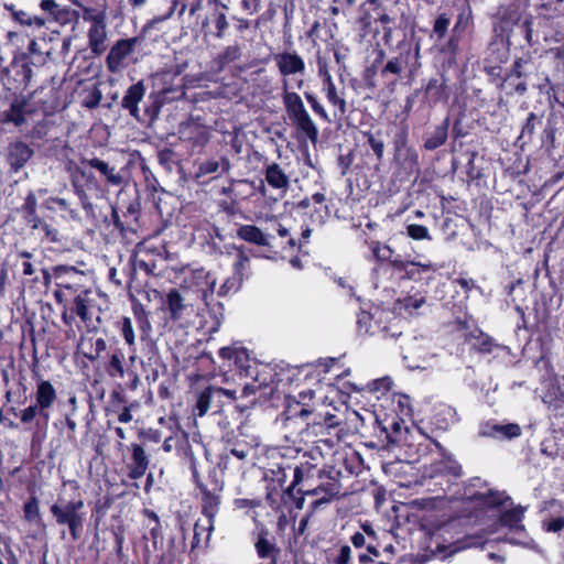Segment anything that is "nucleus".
Instances as JSON below:
<instances>
[{
  "mask_svg": "<svg viewBox=\"0 0 564 564\" xmlns=\"http://www.w3.org/2000/svg\"><path fill=\"white\" fill-rule=\"evenodd\" d=\"M273 59L284 79L292 75L305 73V62L296 52H281L273 55Z\"/></svg>",
  "mask_w": 564,
  "mask_h": 564,
  "instance_id": "14",
  "label": "nucleus"
},
{
  "mask_svg": "<svg viewBox=\"0 0 564 564\" xmlns=\"http://www.w3.org/2000/svg\"><path fill=\"white\" fill-rule=\"evenodd\" d=\"M82 8H83V20L90 22V25L106 23L105 11H98L94 8H88V7H82Z\"/></svg>",
  "mask_w": 564,
  "mask_h": 564,
  "instance_id": "53",
  "label": "nucleus"
},
{
  "mask_svg": "<svg viewBox=\"0 0 564 564\" xmlns=\"http://www.w3.org/2000/svg\"><path fill=\"white\" fill-rule=\"evenodd\" d=\"M449 96V88L445 84V80L440 83L438 79L432 78L429 80L425 88V98L429 102H440L447 100Z\"/></svg>",
  "mask_w": 564,
  "mask_h": 564,
  "instance_id": "32",
  "label": "nucleus"
},
{
  "mask_svg": "<svg viewBox=\"0 0 564 564\" xmlns=\"http://www.w3.org/2000/svg\"><path fill=\"white\" fill-rule=\"evenodd\" d=\"M40 8L54 20H62V13L64 10L59 7V4L56 3L55 0H41Z\"/></svg>",
  "mask_w": 564,
  "mask_h": 564,
  "instance_id": "54",
  "label": "nucleus"
},
{
  "mask_svg": "<svg viewBox=\"0 0 564 564\" xmlns=\"http://www.w3.org/2000/svg\"><path fill=\"white\" fill-rule=\"evenodd\" d=\"M88 47L95 56H100L107 50V25L99 23L90 25L87 32Z\"/></svg>",
  "mask_w": 564,
  "mask_h": 564,
  "instance_id": "21",
  "label": "nucleus"
},
{
  "mask_svg": "<svg viewBox=\"0 0 564 564\" xmlns=\"http://www.w3.org/2000/svg\"><path fill=\"white\" fill-rule=\"evenodd\" d=\"M468 498L469 502H465V507H463V518L466 519H480L488 511L498 509L511 500L505 492L494 489H486L485 494L478 496L470 494Z\"/></svg>",
  "mask_w": 564,
  "mask_h": 564,
  "instance_id": "3",
  "label": "nucleus"
},
{
  "mask_svg": "<svg viewBox=\"0 0 564 564\" xmlns=\"http://www.w3.org/2000/svg\"><path fill=\"white\" fill-rule=\"evenodd\" d=\"M79 271L74 265L58 264L53 268V275L59 280L57 286L72 289L70 284L65 281V278L73 274H78Z\"/></svg>",
  "mask_w": 564,
  "mask_h": 564,
  "instance_id": "49",
  "label": "nucleus"
},
{
  "mask_svg": "<svg viewBox=\"0 0 564 564\" xmlns=\"http://www.w3.org/2000/svg\"><path fill=\"white\" fill-rule=\"evenodd\" d=\"M228 10V6L225 3L216 4L215 9L210 13L212 23L215 26V31L212 34L216 39H224L226 32L229 28V22L227 19L226 11Z\"/></svg>",
  "mask_w": 564,
  "mask_h": 564,
  "instance_id": "29",
  "label": "nucleus"
},
{
  "mask_svg": "<svg viewBox=\"0 0 564 564\" xmlns=\"http://www.w3.org/2000/svg\"><path fill=\"white\" fill-rule=\"evenodd\" d=\"M292 123L296 127L297 131L304 134L313 144L317 142L319 132L311 116L297 119Z\"/></svg>",
  "mask_w": 564,
  "mask_h": 564,
  "instance_id": "38",
  "label": "nucleus"
},
{
  "mask_svg": "<svg viewBox=\"0 0 564 564\" xmlns=\"http://www.w3.org/2000/svg\"><path fill=\"white\" fill-rule=\"evenodd\" d=\"M318 73L323 77V90L326 94L328 102L336 107L334 116L338 119H343L347 113V102L345 98L337 93V88L326 66L319 65Z\"/></svg>",
  "mask_w": 564,
  "mask_h": 564,
  "instance_id": "13",
  "label": "nucleus"
},
{
  "mask_svg": "<svg viewBox=\"0 0 564 564\" xmlns=\"http://www.w3.org/2000/svg\"><path fill=\"white\" fill-rule=\"evenodd\" d=\"M138 43V37L118 40L106 57L107 69L113 74L121 72L126 67L124 59L134 52Z\"/></svg>",
  "mask_w": 564,
  "mask_h": 564,
  "instance_id": "10",
  "label": "nucleus"
},
{
  "mask_svg": "<svg viewBox=\"0 0 564 564\" xmlns=\"http://www.w3.org/2000/svg\"><path fill=\"white\" fill-rule=\"evenodd\" d=\"M455 529L456 522L454 520H451L438 529V536L444 543H448L449 553L452 554L458 551V540H454V535H452V530Z\"/></svg>",
  "mask_w": 564,
  "mask_h": 564,
  "instance_id": "43",
  "label": "nucleus"
},
{
  "mask_svg": "<svg viewBox=\"0 0 564 564\" xmlns=\"http://www.w3.org/2000/svg\"><path fill=\"white\" fill-rule=\"evenodd\" d=\"M34 155V150L28 143L15 140L8 144L6 152V162L10 166V172L19 173Z\"/></svg>",
  "mask_w": 564,
  "mask_h": 564,
  "instance_id": "11",
  "label": "nucleus"
},
{
  "mask_svg": "<svg viewBox=\"0 0 564 564\" xmlns=\"http://www.w3.org/2000/svg\"><path fill=\"white\" fill-rule=\"evenodd\" d=\"M37 208V198L35 193L30 191L24 199L23 205L21 206V210L24 214L25 223L31 227V229L35 230L40 228L43 220L36 213Z\"/></svg>",
  "mask_w": 564,
  "mask_h": 564,
  "instance_id": "27",
  "label": "nucleus"
},
{
  "mask_svg": "<svg viewBox=\"0 0 564 564\" xmlns=\"http://www.w3.org/2000/svg\"><path fill=\"white\" fill-rule=\"evenodd\" d=\"M107 372L110 377L118 376V377L122 378L124 376L121 352H116V354L111 355L109 364L107 366Z\"/></svg>",
  "mask_w": 564,
  "mask_h": 564,
  "instance_id": "52",
  "label": "nucleus"
},
{
  "mask_svg": "<svg viewBox=\"0 0 564 564\" xmlns=\"http://www.w3.org/2000/svg\"><path fill=\"white\" fill-rule=\"evenodd\" d=\"M492 212V200L484 194L471 199L464 218L474 231L480 234L484 229H490Z\"/></svg>",
  "mask_w": 564,
  "mask_h": 564,
  "instance_id": "6",
  "label": "nucleus"
},
{
  "mask_svg": "<svg viewBox=\"0 0 564 564\" xmlns=\"http://www.w3.org/2000/svg\"><path fill=\"white\" fill-rule=\"evenodd\" d=\"M121 335L123 336L126 343L129 346H133L135 343L134 332L132 327V322L129 317H123L121 322Z\"/></svg>",
  "mask_w": 564,
  "mask_h": 564,
  "instance_id": "62",
  "label": "nucleus"
},
{
  "mask_svg": "<svg viewBox=\"0 0 564 564\" xmlns=\"http://www.w3.org/2000/svg\"><path fill=\"white\" fill-rule=\"evenodd\" d=\"M106 350V340L104 338H97L94 343H90V351L86 352L85 357L90 361H95L99 359Z\"/></svg>",
  "mask_w": 564,
  "mask_h": 564,
  "instance_id": "59",
  "label": "nucleus"
},
{
  "mask_svg": "<svg viewBox=\"0 0 564 564\" xmlns=\"http://www.w3.org/2000/svg\"><path fill=\"white\" fill-rule=\"evenodd\" d=\"M467 156L466 163V181H479L484 176V156L479 155L477 152H465Z\"/></svg>",
  "mask_w": 564,
  "mask_h": 564,
  "instance_id": "31",
  "label": "nucleus"
},
{
  "mask_svg": "<svg viewBox=\"0 0 564 564\" xmlns=\"http://www.w3.org/2000/svg\"><path fill=\"white\" fill-rule=\"evenodd\" d=\"M13 19L22 25L42 28L45 25L46 20L39 15H32L26 11H13Z\"/></svg>",
  "mask_w": 564,
  "mask_h": 564,
  "instance_id": "46",
  "label": "nucleus"
},
{
  "mask_svg": "<svg viewBox=\"0 0 564 564\" xmlns=\"http://www.w3.org/2000/svg\"><path fill=\"white\" fill-rule=\"evenodd\" d=\"M371 250L373 256L380 261L391 260L393 254V251L389 246L380 245L379 242H372Z\"/></svg>",
  "mask_w": 564,
  "mask_h": 564,
  "instance_id": "61",
  "label": "nucleus"
},
{
  "mask_svg": "<svg viewBox=\"0 0 564 564\" xmlns=\"http://www.w3.org/2000/svg\"><path fill=\"white\" fill-rule=\"evenodd\" d=\"M241 57V47L235 43L226 46L218 55L217 62L220 66L236 62Z\"/></svg>",
  "mask_w": 564,
  "mask_h": 564,
  "instance_id": "47",
  "label": "nucleus"
},
{
  "mask_svg": "<svg viewBox=\"0 0 564 564\" xmlns=\"http://www.w3.org/2000/svg\"><path fill=\"white\" fill-rule=\"evenodd\" d=\"M394 161L409 174L420 170L417 152L406 145L404 138L394 142Z\"/></svg>",
  "mask_w": 564,
  "mask_h": 564,
  "instance_id": "15",
  "label": "nucleus"
},
{
  "mask_svg": "<svg viewBox=\"0 0 564 564\" xmlns=\"http://www.w3.org/2000/svg\"><path fill=\"white\" fill-rule=\"evenodd\" d=\"M26 100L24 98H15L8 110L3 112V120L13 123L15 127H21L25 122L24 108Z\"/></svg>",
  "mask_w": 564,
  "mask_h": 564,
  "instance_id": "33",
  "label": "nucleus"
},
{
  "mask_svg": "<svg viewBox=\"0 0 564 564\" xmlns=\"http://www.w3.org/2000/svg\"><path fill=\"white\" fill-rule=\"evenodd\" d=\"M375 424L380 430V436L384 437L388 446H397L405 441V434L409 432L404 421L400 417H392L389 422L388 419L380 421L378 416L375 417Z\"/></svg>",
  "mask_w": 564,
  "mask_h": 564,
  "instance_id": "12",
  "label": "nucleus"
},
{
  "mask_svg": "<svg viewBox=\"0 0 564 564\" xmlns=\"http://www.w3.org/2000/svg\"><path fill=\"white\" fill-rule=\"evenodd\" d=\"M265 180L270 186L278 189H285L289 186V177L278 163L268 165Z\"/></svg>",
  "mask_w": 564,
  "mask_h": 564,
  "instance_id": "36",
  "label": "nucleus"
},
{
  "mask_svg": "<svg viewBox=\"0 0 564 564\" xmlns=\"http://www.w3.org/2000/svg\"><path fill=\"white\" fill-rule=\"evenodd\" d=\"M204 487L206 490L212 492H223L224 480L219 477V474L215 468L208 473L206 480L200 485V490H203Z\"/></svg>",
  "mask_w": 564,
  "mask_h": 564,
  "instance_id": "50",
  "label": "nucleus"
},
{
  "mask_svg": "<svg viewBox=\"0 0 564 564\" xmlns=\"http://www.w3.org/2000/svg\"><path fill=\"white\" fill-rule=\"evenodd\" d=\"M256 551L260 558H270V564H276L279 550L264 535H260L256 542Z\"/></svg>",
  "mask_w": 564,
  "mask_h": 564,
  "instance_id": "39",
  "label": "nucleus"
},
{
  "mask_svg": "<svg viewBox=\"0 0 564 564\" xmlns=\"http://www.w3.org/2000/svg\"><path fill=\"white\" fill-rule=\"evenodd\" d=\"M237 236L249 243L269 246V236L254 225H241L237 230Z\"/></svg>",
  "mask_w": 564,
  "mask_h": 564,
  "instance_id": "30",
  "label": "nucleus"
},
{
  "mask_svg": "<svg viewBox=\"0 0 564 564\" xmlns=\"http://www.w3.org/2000/svg\"><path fill=\"white\" fill-rule=\"evenodd\" d=\"M50 57V52H44L36 40H31L25 52L14 55L11 66L20 83L26 88L35 74L34 68L44 66Z\"/></svg>",
  "mask_w": 564,
  "mask_h": 564,
  "instance_id": "1",
  "label": "nucleus"
},
{
  "mask_svg": "<svg viewBox=\"0 0 564 564\" xmlns=\"http://www.w3.org/2000/svg\"><path fill=\"white\" fill-rule=\"evenodd\" d=\"M447 139V119L442 126H438L434 132L425 140L424 148L426 150H435L445 143Z\"/></svg>",
  "mask_w": 564,
  "mask_h": 564,
  "instance_id": "41",
  "label": "nucleus"
},
{
  "mask_svg": "<svg viewBox=\"0 0 564 564\" xmlns=\"http://www.w3.org/2000/svg\"><path fill=\"white\" fill-rule=\"evenodd\" d=\"M468 2V0H466ZM460 33L468 32L471 33L474 30V23H473V17H471V10L469 7V3L466 6H463L460 8Z\"/></svg>",
  "mask_w": 564,
  "mask_h": 564,
  "instance_id": "55",
  "label": "nucleus"
},
{
  "mask_svg": "<svg viewBox=\"0 0 564 564\" xmlns=\"http://www.w3.org/2000/svg\"><path fill=\"white\" fill-rule=\"evenodd\" d=\"M50 510L55 518L56 523L59 525H67L72 539L77 541L80 538V533L84 528V501L80 499L66 502L59 501L53 503Z\"/></svg>",
  "mask_w": 564,
  "mask_h": 564,
  "instance_id": "2",
  "label": "nucleus"
},
{
  "mask_svg": "<svg viewBox=\"0 0 564 564\" xmlns=\"http://www.w3.org/2000/svg\"><path fill=\"white\" fill-rule=\"evenodd\" d=\"M82 164L88 165L97 170L100 173V175L105 178L106 183L111 186H121L124 182L123 176L119 171H117L116 166L110 165L108 162H105L98 158H84L82 159Z\"/></svg>",
  "mask_w": 564,
  "mask_h": 564,
  "instance_id": "19",
  "label": "nucleus"
},
{
  "mask_svg": "<svg viewBox=\"0 0 564 564\" xmlns=\"http://www.w3.org/2000/svg\"><path fill=\"white\" fill-rule=\"evenodd\" d=\"M521 20L519 8L514 4L500 6L495 15L494 32L501 41H506L508 46L512 44L514 26Z\"/></svg>",
  "mask_w": 564,
  "mask_h": 564,
  "instance_id": "8",
  "label": "nucleus"
},
{
  "mask_svg": "<svg viewBox=\"0 0 564 564\" xmlns=\"http://www.w3.org/2000/svg\"><path fill=\"white\" fill-rule=\"evenodd\" d=\"M145 94V86L142 80L138 82L137 84L130 86L122 100H121V107L129 111V113L138 118L139 117V102L143 99Z\"/></svg>",
  "mask_w": 564,
  "mask_h": 564,
  "instance_id": "22",
  "label": "nucleus"
},
{
  "mask_svg": "<svg viewBox=\"0 0 564 564\" xmlns=\"http://www.w3.org/2000/svg\"><path fill=\"white\" fill-rule=\"evenodd\" d=\"M533 62L531 56H522L516 58L511 69L503 74L500 83V89L507 96L519 95L522 96L527 91V77L531 73Z\"/></svg>",
  "mask_w": 564,
  "mask_h": 564,
  "instance_id": "5",
  "label": "nucleus"
},
{
  "mask_svg": "<svg viewBox=\"0 0 564 564\" xmlns=\"http://www.w3.org/2000/svg\"><path fill=\"white\" fill-rule=\"evenodd\" d=\"M219 356L224 359H234L236 364L242 367L243 357L247 358L245 349L232 347H223L219 349Z\"/></svg>",
  "mask_w": 564,
  "mask_h": 564,
  "instance_id": "58",
  "label": "nucleus"
},
{
  "mask_svg": "<svg viewBox=\"0 0 564 564\" xmlns=\"http://www.w3.org/2000/svg\"><path fill=\"white\" fill-rule=\"evenodd\" d=\"M530 18L521 19L514 26V35L512 37H522L528 45H532L533 29Z\"/></svg>",
  "mask_w": 564,
  "mask_h": 564,
  "instance_id": "45",
  "label": "nucleus"
},
{
  "mask_svg": "<svg viewBox=\"0 0 564 564\" xmlns=\"http://www.w3.org/2000/svg\"><path fill=\"white\" fill-rule=\"evenodd\" d=\"M460 336L464 339V344L468 346L469 354L473 355H489L499 346L495 339L482 332L479 326L475 325L470 327L467 321L460 319Z\"/></svg>",
  "mask_w": 564,
  "mask_h": 564,
  "instance_id": "7",
  "label": "nucleus"
},
{
  "mask_svg": "<svg viewBox=\"0 0 564 564\" xmlns=\"http://www.w3.org/2000/svg\"><path fill=\"white\" fill-rule=\"evenodd\" d=\"M522 430L517 423L486 424L482 434L498 440H513L521 435Z\"/></svg>",
  "mask_w": 564,
  "mask_h": 564,
  "instance_id": "23",
  "label": "nucleus"
},
{
  "mask_svg": "<svg viewBox=\"0 0 564 564\" xmlns=\"http://www.w3.org/2000/svg\"><path fill=\"white\" fill-rule=\"evenodd\" d=\"M541 399L550 410L564 411V391L556 381H549L543 386Z\"/></svg>",
  "mask_w": 564,
  "mask_h": 564,
  "instance_id": "20",
  "label": "nucleus"
},
{
  "mask_svg": "<svg viewBox=\"0 0 564 564\" xmlns=\"http://www.w3.org/2000/svg\"><path fill=\"white\" fill-rule=\"evenodd\" d=\"M166 305L171 318L174 321L181 319L185 310L187 308L185 304V299L176 289L170 290L169 293L166 294Z\"/></svg>",
  "mask_w": 564,
  "mask_h": 564,
  "instance_id": "34",
  "label": "nucleus"
},
{
  "mask_svg": "<svg viewBox=\"0 0 564 564\" xmlns=\"http://www.w3.org/2000/svg\"><path fill=\"white\" fill-rule=\"evenodd\" d=\"M545 532L558 533L564 529V517H557L542 522Z\"/></svg>",
  "mask_w": 564,
  "mask_h": 564,
  "instance_id": "64",
  "label": "nucleus"
},
{
  "mask_svg": "<svg viewBox=\"0 0 564 564\" xmlns=\"http://www.w3.org/2000/svg\"><path fill=\"white\" fill-rule=\"evenodd\" d=\"M525 508L518 506L512 509L502 511L498 518V521L495 522L498 527L508 528L511 531L520 532L524 531V525L522 524V520L524 518Z\"/></svg>",
  "mask_w": 564,
  "mask_h": 564,
  "instance_id": "24",
  "label": "nucleus"
},
{
  "mask_svg": "<svg viewBox=\"0 0 564 564\" xmlns=\"http://www.w3.org/2000/svg\"><path fill=\"white\" fill-rule=\"evenodd\" d=\"M199 491L202 494V513L207 518L206 542H208L214 531V521L219 510L221 492H212L205 487Z\"/></svg>",
  "mask_w": 564,
  "mask_h": 564,
  "instance_id": "16",
  "label": "nucleus"
},
{
  "mask_svg": "<svg viewBox=\"0 0 564 564\" xmlns=\"http://www.w3.org/2000/svg\"><path fill=\"white\" fill-rule=\"evenodd\" d=\"M242 283L243 281L241 280L240 276H236L232 274L231 276L227 278L225 282L220 285L218 290V295L226 296L231 291L236 292L241 288Z\"/></svg>",
  "mask_w": 564,
  "mask_h": 564,
  "instance_id": "56",
  "label": "nucleus"
},
{
  "mask_svg": "<svg viewBox=\"0 0 564 564\" xmlns=\"http://www.w3.org/2000/svg\"><path fill=\"white\" fill-rule=\"evenodd\" d=\"M78 175H80L84 178H90V176L87 175L86 171L82 169L80 166H76L74 169V172L72 173V185L74 188V193L77 195V197L80 200V204L85 210H91L93 204L89 200V196L84 189L82 185L78 184Z\"/></svg>",
  "mask_w": 564,
  "mask_h": 564,
  "instance_id": "35",
  "label": "nucleus"
},
{
  "mask_svg": "<svg viewBox=\"0 0 564 564\" xmlns=\"http://www.w3.org/2000/svg\"><path fill=\"white\" fill-rule=\"evenodd\" d=\"M543 118V113H536L534 111L529 112L521 124L520 133L516 140V145L520 149H524V147L530 144L534 139L536 129L542 126Z\"/></svg>",
  "mask_w": 564,
  "mask_h": 564,
  "instance_id": "18",
  "label": "nucleus"
},
{
  "mask_svg": "<svg viewBox=\"0 0 564 564\" xmlns=\"http://www.w3.org/2000/svg\"><path fill=\"white\" fill-rule=\"evenodd\" d=\"M230 161L226 156H223L219 161L207 160L199 164L198 176L215 174L219 170L221 174L227 173L230 170Z\"/></svg>",
  "mask_w": 564,
  "mask_h": 564,
  "instance_id": "37",
  "label": "nucleus"
},
{
  "mask_svg": "<svg viewBox=\"0 0 564 564\" xmlns=\"http://www.w3.org/2000/svg\"><path fill=\"white\" fill-rule=\"evenodd\" d=\"M131 448L132 465L129 467V477L131 479H139L145 474L150 459L141 445L132 444Z\"/></svg>",
  "mask_w": 564,
  "mask_h": 564,
  "instance_id": "25",
  "label": "nucleus"
},
{
  "mask_svg": "<svg viewBox=\"0 0 564 564\" xmlns=\"http://www.w3.org/2000/svg\"><path fill=\"white\" fill-rule=\"evenodd\" d=\"M558 116L555 111L550 112L546 124L541 133V148L549 155H554L557 149H561V153L557 156L558 161L564 160V135L560 132L557 127Z\"/></svg>",
  "mask_w": 564,
  "mask_h": 564,
  "instance_id": "9",
  "label": "nucleus"
},
{
  "mask_svg": "<svg viewBox=\"0 0 564 564\" xmlns=\"http://www.w3.org/2000/svg\"><path fill=\"white\" fill-rule=\"evenodd\" d=\"M304 97L316 115H318L326 122H332L324 106L317 100V98L314 94H312L310 91H305Z\"/></svg>",
  "mask_w": 564,
  "mask_h": 564,
  "instance_id": "57",
  "label": "nucleus"
},
{
  "mask_svg": "<svg viewBox=\"0 0 564 564\" xmlns=\"http://www.w3.org/2000/svg\"><path fill=\"white\" fill-rule=\"evenodd\" d=\"M24 519L30 523L40 524L42 517L40 512V502L35 496H31L23 506Z\"/></svg>",
  "mask_w": 564,
  "mask_h": 564,
  "instance_id": "42",
  "label": "nucleus"
},
{
  "mask_svg": "<svg viewBox=\"0 0 564 564\" xmlns=\"http://www.w3.org/2000/svg\"><path fill=\"white\" fill-rule=\"evenodd\" d=\"M365 137L367 138V142L370 145L373 153L376 154L378 161H381L384 151V142L381 139V133L379 131L376 133L366 132Z\"/></svg>",
  "mask_w": 564,
  "mask_h": 564,
  "instance_id": "51",
  "label": "nucleus"
},
{
  "mask_svg": "<svg viewBox=\"0 0 564 564\" xmlns=\"http://www.w3.org/2000/svg\"><path fill=\"white\" fill-rule=\"evenodd\" d=\"M282 88L283 104L289 119L293 122L297 119L310 116L300 95L294 91H289V83L286 79L283 80Z\"/></svg>",
  "mask_w": 564,
  "mask_h": 564,
  "instance_id": "17",
  "label": "nucleus"
},
{
  "mask_svg": "<svg viewBox=\"0 0 564 564\" xmlns=\"http://www.w3.org/2000/svg\"><path fill=\"white\" fill-rule=\"evenodd\" d=\"M530 170L529 158L523 159L522 155L516 154L513 162L506 167L507 174L513 180L527 174Z\"/></svg>",
  "mask_w": 564,
  "mask_h": 564,
  "instance_id": "40",
  "label": "nucleus"
},
{
  "mask_svg": "<svg viewBox=\"0 0 564 564\" xmlns=\"http://www.w3.org/2000/svg\"><path fill=\"white\" fill-rule=\"evenodd\" d=\"M40 416L45 424H47L50 420V413L42 412L40 408H37V404H31L24 410L20 412V420L23 424H29L34 421L36 416Z\"/></svg>",
  "mask_w": 564,
  "mask_h": 564,
  "instance_id": "48",
  "label": "nucleus"
},
{
  "mask_svg": "<svg viewBox=\"0 0 564 564\" xmlns=\"http://www.w3.org/2000/svg\"><path fill=\"white\" fill-rule=\"evenodd\" d=\"M36 404L42 412L50 413V408L56 400V391L50 381L42 380L36 387Z\"/></svg>",
  "mask_w": 564,
  "mask_h": 564,
  "instance_id": "26",
  "label": "nucleus"
},
{
  "mask_svg": "<svg viewBox=\"0 0 564 564\" xmlns=\"http://www.w3.org/2000/svg\"><path fill=\"white\" fill-rule=\"evenodd\" d=\"M408 235L415 240L431 239L429 230L423 225L411 224L406 226Z\"/></svg>",
  "mask_w": 564,
  "mask_h": 564,
  "instance_id": "60",
  "label": "nucleus"
},
{
  "mask_svg": "<svg viewBox=\"0 0 564 564\" xmlns=\"http://www.w3.org/2000/svg\"><path fill=\"white\" fill-rule=\"evenodd\" d=\"M249 263L250 259L246 254L245 249H238V254L235 263L232 264V274L236 276H240L243 281L249 276Z\"/></svg>",
  "mask_w": 564,
  "mask_h": 564,
  "instance_id": "44",
  "label": "nucleus"
},
{
  "mask_svg": "<svg viewBox=\"0 0 564 564\" xmlns=\"http://www.w3.org/2000/svg\"><path fill=\"white\" fill-rule=\"evenodd\" d=\"M497 532V525L491 524L488 529L480 530L474 534H466L460 538V551L471 547H480L482 549L487 542L490 534Z\"/></svg>",
  "mask_w": 564,
  "mask_h": 564,
  "instance_id": "28",
  "label": "nucleus"
},
{
  "mask_svg": "<svg viewBox=\"0 0 564 564\" xmlns=\"http://www.w3.org/2000/svg\"><path fill=\"white\" fill-rule=\"evenodd\" d=\"M237 398L236 390L208 386L197 398L196 414L204 416L208 411L220 413L226 405L232 404Z\"/></svg>",
  "mask_w": 564,
  "mask_h": 564,
  "instance_id": "4",
  "label": "nucleus"
},
{
  "mask_svg": "<svg viewBox=\"0 0 564 564\" xmlns=\"http://www.w3.org/2000/svg\"><path fill=\"white\" fill-rule=\"evenodd\" d=\"M451 24V19L447 17V14L442 13L438 15V18L435 20L433 31L438 36V39H442L445 36L447 29Z\"/></svg>",
  "mask_w": 564,
  "mask_h": 564,
  "instance_id": "63",
  "label": "nucleus"
}]
</instances>
